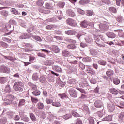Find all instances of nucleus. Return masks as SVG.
<instances>
[{
  "mask_svg": "<svg viewBox=\"0 0 124 124\" xmlns=\"http://www.w3.org/2000/svg\"><path fill=\"white\" fill-rule=\"evenodd\" d=\"M13 88L16 92H23L24 91V83L22 82H15Z\"/></svg>",
  "mask_w": 124,
  "mask_h": 124,
  "instance_id": "1",
  "label": "nucleus"
},
{
  "mask_svg": "<svg viewBox=\"0 0 124 124\" xmlns=\"http://www.w3.org/2000/svg\"><path fill=\"white\" fill-rule=\"evenodd\" d=\"M66 23L67 25H69L71 27H77V23H76V21L72 18H68L66 20Z\"/></svg>",
  "mask_w": 124,
  "mask_h": 124,
  "instance_id": "2",
  "label": "nucleus"
},
{
  "mask_svg": "<svg viewBox=\"0 0 124 124\" xmlns=\"http://www.w3.org/2000/svg\"><path fill=\"white\" fill-rule=\"evenodd\" d=\"M14 100V97L11 95H8L6 98L4 99L5 103L9 105L12 103V101Z\"/></svg>",
  "mask_w": 124,
  "mask_h": 124,
  "instance_id": "3",
  "label": "nucleus"
},
{
  "mask_svg": "<svg viewBox=\"0 0 124 124\" xmlns=\"http://www.w3.org/2000/svg\"><path fill=\"white\" fill-rule=\"evenodd\" d=\"M107 108L108 112L112 113V112H114V110H115V106L112 103H108Z\"/></svg>",
  "mask_w": 124,
  "mask_h": 124,
  "instance_id": "4",
  "label": "nucleus"
},
{
  "mask_svg": "<svg viewBox=\"0 0 124 124\" xmlns=\"http://www.w3.org/2000/svg\"><path fill=\"white\" fill-rule=\"evenodd\" d=\"M69 93L72 97H77V92L74 88H71L69 90Z\"/></svg>",
  "mask_w": 124,
  "mask_h": 124,
  "instance_id": "5",
  "label": "nucleus"
},
{
  "mask_svg": "<svg viewBox=\"0 0 124 124\" xmlns=\"http://www.w3.org/2000/svg\"><path fill=\"white\" fill-rule=\"evenodd\" d=\"M65 33L67 35H76V34H77V32L75 30L73 29L66 31Z\"/></svg>",
  "mask_w": 124,
  "mask_h": 124,
  "instance_id": "6",
  "label": "nucleus"
},
{
  "mask_svg": "<svg viewBox=\"0 0 124 124\" xmlns=\"http://www.w3.org/2000/svg\"><path fill=\"white\" fill-rule=\"evenodd\" d=\"M94 105L96 108H101L103 107V103L101 100H97L95 102Z\"/></svg>",
  "mask_w": 124,
  "mask_h": 124,
  "instance_id": "7",
  "label": "nucleus"
},
{
  "mask_svg": "<svg viewBox=\"0 0 124 124\" xmlns=\"http://www.w3.org/2000/svg\"><path fill=\"white\" fill-rule=\"evenodd\" d=\"M67 14L69 17H75V16H76L74 11L71 9H69L67 11Z\"/></svg>",
  "mask_w": 124,
  "mask_h": 124,
  "instance_id": "8",
  "label": "nucleus"
},
{
  "mask_svg": "<svg viewBox=\"0 0 124 124\" xmlns=\"http://www.w3.org/2000/svg\"><path fill=\"white\" fill-rule=\"evenodd\" d=\"M45 8L46 9H53V5H52V3L46 2L45 4Z\"/></svg>",
  "mask_w": 124,
  "mask_h": 124,
  "instance_id": "9",
  "label": "nucleus"
},
{
  "mask_svg": "<svg viewBox=\"0 0 124 124\" xmlns=\"http://www.w3.org/2000/svg\"><path fill=\"white\" fill-rule=\"evenodd\" d=\"M51 50L54 52V53H59L60 52V49L57 46L53 45L51 46Z\"/></svg>",
  "mask_w": 124,
  "mask_h": 124,
  "instance_id": "10",
  "label": "nucleus"
},
{
  "mask_svg": "<svg viewBox=\"0 0 124 124\" xmlns=\"http://www.w3.org/2000/svg\"><path fill=\"white\" fill-rule=\"evenodd\" d=\"M1 71L4 73H8L10 71V69L5 66H2L1 67Z\"/></svg>",
  "mask_w": 124,
  "mask_h": 124,
  "instance_id": "11",
  "label": "nucleus"
},
{
  "mask_svg": "<svg viewBox=\"0 0 124 124\" xmlns=\"http://www.w3.org/2000/svg\"><path fill=\"white\" fill-rule=\"evenodd\" d=\"M106 75L108 77H112L114 75V71L113 70L108 69L106 72Z\"/></svg>",
  "mask_w": 124,
  "mask_h": 124,
  "instance_id": "12",
  "label": "nucleus"
},
{
  "mask_svg": "<svg viewBox=\"0 0 124 124\" xmlns=\"http://www.w3.org/2000/svg\"><path fill=\"white\" fill-rule=\"evenodd\" d=\"M36 107L39 110H43L44 108V104L43 103L39 102L37 104Z\"/></svg>",
  "mask_w": 124,
  "mask_h": 124,
  "instance_id": "13",
  "label": "nucleus"
},
{
  "mask_svg": "<svg viewBox=\"0 0 124 124\" xmlns=\"http://www.w3.org/2000/svg\"><path fill=\"white\" fill-rule=\"evenodd\" d=\"M109 92L112 93V94L117 95L118 93H119V91L116 89V88H112L109 90Z\"/></svg>",
  "mask_w": 124,
  "mask_h": 124,
  "instance_id": "14",
  "label": "nucleus"
},
{
  "mask_svg": "<svg viewBox=\"0 0 124 124\" xmlns=\"http://www.w3.org/2000/svg\"><path fill=\"white\" fill-rule=\"evenodd\" d=\"M116 21L118 23H123L124 21V17L121 15H119L116 17Z\"/></svg>",
  "mask_w": 124,
  "mask_h": 124,
  "instance_id": "15",
  "label": "nucleus"
},
{
  "mask_svg": "<svg viewBox=\"0 0 124 124\" xmlns=\"http://www.w3.org/2000/svg\"><path fill=\"white\" fill-rule=\"evenodd\" d=\"M80 26L82 28H87L88 26H89V23L88 22V21L84 20L83 21L81 22Z\"/></svg>",
  "mask_w": 124,
  "mask_h": 124,
  "instance_id": "16",
  "label": "nucleus"
},
{
  "mask_svg": "<svg viewBox=\"0 0 124 124\" xmlns=\"http://www.w3.org/2000/svg\"><path fill=\"white\" fill-rule=\"evenodd\" d=\"M72 124H83V121L80 118H77L74 121Z\"/></svg>",
  "mask_w": 124,
  "mask_h": 124,
  "instance_id": "17",
  "label": "nucleus"
},
{
  "mask_svg": "<svg viewBox=\"0 0 124 124\" xmlns=\"http://www.w3.org/2000/svg\"><path fill=\"white\" fill-rule=\"evenodd\" d=\"M112 120H113V115H108V116H106L103 119V121H112Z\"/></svg>",
  "mask_w": 124,
  "mask_h": 124,
  "instance_id": "18",
  "label": "nucleus"
},
{
  "mask_svg": "<svg viewBox=\"0 0 124 124\" xmlns=\"http://www.w3.org/2000/svg\"><path fill=\"white\" fill-rule=\"evenodd\" d=\"M70 54V52L67 51V50H64L62 52V55L63 57H67L69 56Z\"/></svg>",
  "mask_w": 124,
  "mask_h": 124,
  "instance_id": "19",
  "label": "nucleus"
},
{
  "mask_svg": "<svg viewBox=\"0 0 124 124\" xmlns=\"http://www.w3.org/2000/svg\"><path fill=\"white\" fill-rule=\"evenodd\" d=\"M56 27H57L55 25H48L46 26V30H54V29H56Z\"/></svg>",
  "mask_w": 124,
  "mask_h": 124,
  "instance_id": "20",
  "label": "nucleus"
},
{
  "mask_svg": "<svg viewBox=\"0 0 124 124\" xmlns=\"http://www.w3.org/2000/svg\"><path fill=\"white\" fill-rule=\"evenodd\" d=\"M53 68L54 70H56L57 72H62V68L59 66H54Z\"/></svg>",
  "mask_w": 124,
  "mask_h": 124,
  "instance_id": "21",
  "label": "nucleus"
},
{
  "mask_svg": "<svg viewBox=\"0 0 124 124\" xmlns=\"http://www.w3.org/2000/svg\"><path fill=\"white\" fill-rule=\"evenodd\" d=\"M30 117L31 120L33 122H35L36 121V117H35V115L32 113H30Z\"/></svg>",
  "mask_w": 124,
  "mask_h": 124,
  "instance_id": "22",
  "label": "nucleus"
},
{
  "mask_svg": "<svg viewBox=\"0 0 124 124\" xmlns=\"http://www.w3.org/2000/svg\"><path fill=\"white\" fill-rule=\"evenodd\" d=\"M67 49H71V50H75L76 48V46H75L74 44L68 45L67 46Z\"/></svg>",
  "mask_w": 124,
  "mask_h": 124,
  "instance_id": "23",
  "label": "nucleus"
},
{
  "mask_svg": "<svg viewBox=\"0 0 124 124\" xmlns=\"http://www.w3.org/2000/svg\"><path fill=\"white\" fill-rule=\"evenodd\" d=\"M94 14V12L92 10H87L86 11V15L87 16H88L89 17L92 16V15H93Z\"/></svg>",
  "mask_w": 124,
  "mask_h": 124,
  "instance_id": "24",
  "label": "nucleus"
},
{
  "mask_svg": "<svg viewBox=\"0 0 124 124\" xmlns=\"http://www.w3.org/2000/svg\"><path fill=\"white\" fill-rule=\"evenodd\" d=\"M107 37H109V38H115V37H116V34L114 33H108Z\"/></svg>",
  "mask_w": 124,
  "mask_h": 124,
  "instance_id": "25",
  "label": "nucleus"
},
{
  "mask_svg": "<svg viewBox=\"0 0 124 124\" xmlns=\"http://www.w3.org/2000/svg\"><path fill=\"white\" fill-rule=\"evenodd\" d=\"M53 106H55V107H60L61 106V103L60 102L57 101L55 102H53L52 104Z\"/></svg>",
  "mask_w": 124,
  "mask_h": 124,
  "instance_id": "26",
  "label": "nucleus"
},
{
  "mask_svg": "<svg viewBox=\"0 0 124 124\" xmlns=\"http://www.w3.org/2000/svg\"><path fill=\"white\" fill-rule=\"evenodd\" d=\"M44 3V2L42 0H39L36 1V4L38 6H42Z\"/></svg>",
  "mask_w": 124,
  "mask_h": 124,
  "instance_id": "27",
  "label": "nucleus"
},
{
  "mask_svg": "<svg viewBox=\"0 0 124 124\" xmlns=\"http://www.w3.org/2000/svg\"><path fill=\"white\" fill-rule=\"evenodd\" d=\"M4 83H6V78L0 77V84H4Z\"/></svg>",
  "mask_w": 124,
  "mask_h": 124,
  "instance_id": "28",
  "label": "nucleus"
},
{
  "mask_svg": "<svg viewBox=\"0 0 124 124\" xmlns=\"http://www.w3.org/2000/svg\"><path fill=\"white\" fill-rule=\"evenodd\" d=\"M10 92H11L10 86L9 85H7L5 88V92H6L7 93H9Z\"/></svg>",
  "mask_w": 124,
  "mask_h": 124,
  "instance_id": "29",
  "label": "nucleus"
},
{
  "mask_svg": "<svg viewBox=\"0 0 124 124\" xmlns=\"http://www.w3.org/2000/svg\"><path fill=\"white\" fill-rule=\"evenodd\" d=\"M109 10L112 13H117V9L114 7H110L109 8Z\"/></svg>",
  "mask_w": 124,
  "mask_h": 124,
  "instance_id": "30",
  "label": "nucleus"
},
{
  "mask_svg": "<svg viewBox=\"0 0 124 124\" xmlns=\"http://www.w3.org/2000/svg\"><path fill=\"white\" fill-rule=\"evenodd\" d=\"M39 81L41 83H45V82H46V78L43 76L40 77L39 78Z\"/></svg>",
  "mask_w": 124,
  "mask_h": 124,
  "instance_id": "31",
  "label": "nucleus"
},
{
  "mask_svg": "<svg viewBox=\"0 0 124 124\" xmlns=\"http://www.w3.org/2000/svg\"><path fill=\"white\" fill-rule=\"evenodd\" d=\"M32 94L35 95V96H37L38 95H40V91H38V90H35L34 92H32Z\"/></svg>",
  "mask_w": 124,
  "mask_h": 124,
  "instance_id": "32",
  "label": "nucleus"
},
{
  "mask_svg": "<svg viewBox=\"0 0 124 124\" xmlns=\"http://www.w3.org/2000/svg\"><path fill=\"white\" fill-rule=\"evenodd\" d=\"M40 12H42V13H45V14H48L51 12V11L48 10H39Z\"/></svg>",
  "mask_w": 124,
  "mask_h": 124,
  "instance_id": "33",
  "label": "nucleus"
},
{
  "mask_svg": "<svg viewBox=\"0 0 124 124\" xmlns=\"http://www.w3.org/2000/svg\"><path fill=\"white\" fill-rule=\"evenodd\" d=\"M32 79L34 81H37L38 80V75L37 74H34L32 76Z\"/></svg>",
  "mask_w": 124,
  "mask_h": 124,
  "instance_id": "34",
  "label": "nucleus"
},
{
  "mask_svg": "<svg viewBox=\"0 0 124 124\" xmlns=\"http://www.w3.org/2000/svg\"><path fill=\"white\" fill-rule=\"evenodd\" d=\"M11 12H13V14H15V15H17L19 14V12L18 11H17V10H16V9H15V8H12L11 9Z\"/></svg>",
  "mask_w": 124,
  "mask_h": 124,
  "instance_id": "35",
  "label": "nucleus"
},
{
  "mask_svg": "<svg viewBox=\"0 0 124 124\" xmlns=\"http://www.w3.org/2000/svg\"><path fill=\"white\" fill-rule=\"evenodd\" d=\"M113 83L115 85H119V84H120V79L114 78L113 79Z\"/></svg>",
  "mask_w": 124,
  "mask_h": 124,
  "instance_id": "36",
  "label": "nucleus"
},
{
  "mask_svg": "<svg viewBox=\"0 0 124 124\" xmlns=\"http://www.w3.org/2000/svg\"><path fill=\"white\" fill-rule=\"evenodd\" d=\"M63 119H64V120H68V119H70L71 118V114H68L66 115H65L62 116Z\"/></svg>",
  "mask_w": 124,
  "mask_h": 124,
  "instance_id": "37",
  "label": "nucleus"
},
{
  "mask_svg": "<svg viewBox=\"0 0 124 124\" xmlns=\"http://www.w3.org/2000/svg\"><path fill=\"white\" fill-rule=\"evenodd\" d=\"M99 64H100L101 65H106V61L104 60H100L98 61Z\"/></svg>",
  "mask_w": 124,
  "mask_h": 124,
  "instance_id": "38",
  "label": "nucleus"
},
{
  "mask_svg": "<svg viewBox=\"0 0 124 124\" xmlns=\"http://www.w3.org/2000/svg\"><path fill=\"white\" fill-rule=\"evenodd\" d=\"M72 116H73V117H75L76 118H78L80 117V114H79V113L75 111L72 112Z\"/></svg>",
  "mask_w": 124,
  "mask_h": 124,
  "instance_id": "39",
  "label": "nucleus"
},
{
  "mask_svg": "<svg viewBox=\"0 0 124 124\" xmlns=\"http://www.w3.org/2000/svg\"><path fill=\"white\" fill-rule=\"evenodd\" d=\"M26 103V101L24 99H21L19 102V106L25 105Z\"/></svg>",
  "mask_w": 124,
  "mask_h": 124,
  "instance_id": "40",
  "label": "nucleus"
},
{
  "mask_svg": "<svg viewBox=\"0 0 124 124\" xmlns=\"http://www.w3.org/2000/svg\"><path fill=\"white\" fill-rule=\"evenodd\" d=\"M0 45L4 47V48H7L8 47V45L4 42H0Z\"/></svg>",
  "mask_w": 124,
  "mask_h": 124,
  "instance_id": "41",
  "label": "nucleus"
},
{
  "mask_svg": "<svg viewBox=\"0 0 124 124\" xmlns=\"http://www.w3.org/2000/svg\"><path fill=\"white\" fill-rule=\"evenodd\" d=\"M65 40L67 42H70V43H76V41L72 40L71 39L66 38L65 39Z\"/></svg>",
  "mask_w": 124,
  "mask_h": 124,
  "instance_id": "42",
  "label": "nucleus"
},
{
  "mask_svg": "<svg viewBox=\"0 0 124 124\" xmlns=\"http://www.w3.org/2000/svg\"><path fill=\"white\" fill-rule=\"evenodd\" d=\"M53 98L52 97H50L49 98H46V103L47 104H51V103H53Z\"/></svg>",
  "mask_w": 124,
  "mask_h": 124,
  "instance_id": "43",
  "label": "nucleus"
},
{
  "mask_svg": "<svg viewBox=\"0 0 124 124\" xmlns=\"http://www.w3.org/2000/svg\"><path fill=\"white\" fill-rule=\"evenodd\" d=\"M31 100L33 103H37L38 102V99L31 97Z\"/></svg>",
  "mask_w": 124,
  "mask_h": 124,
  "instance_id": "44",
  "label": "nucleus"
},
{
  "mask_svg": "<svg viewBox=\"0 0 124 124\" xmlns=\"http://www.w3.org/2000/svg\"><path fill=\"white\" fill-rule=\"evenodd\" d=\"M58 5L60 8H63V7H64V5H65V3H64V2H60L58 4Z\"/></svg>",
  "mask_w": 124,
  "mask_h": 124,
  "instance_id": "45",
  "label": "nucleus"
},
{
  "mask_svg": "<svg viewBox=\"0 0 124 124\" xmlns=\"http://www.w3.org/2000/svg\"><path fill=\"white\" fill-rule=\"evenodd\" d=\"M89 122L90 124H94V119L93 117H90L89 118Z\"/></svg>",
  "mask_w": 124,
  "mask_h": 124,
  "instance_id": "46",
  "label": "nucleus"
},
{
  "mask_svg": "<svg viewBox=\"0 0 124 124\" xmlns=\"http://www.w3.org/2000/svg\"><path fill=\"white\" fill-rule=\"evenodd\" d=\"M87 73L91 74V75H95V71L93 69H91L89 72H88Z\"/></svg>",
  "mask_w": 124,
  "mask_h": 124,
  "instance_id": "47",
  "label": "nucleus"
},
{
  "mask_svg": "<svg viewBox=\"0 0 124 124\" xmlns=\"http://www.w3.org/2000/svg\"><path fill=\"white\" fill-rule=\"evenodd\" d=\"M77 11L78 12V13H80V14H82V15H84V14H85V11L80 8H78Z\"/></svg>",
  "mask_w": 124,
  "mask_h": 124,
  "instance_id": "48",
  "label": "nucleus"
},
{
  "mask_svg": "<svg viewBox=\"0 0 124 124\" xmlns=\"http://www.w3.org/2000/svg\"><path fill=\"white\" fill-rule=\"evenodd\" d=\"M35 60V57L32 55H30L29 56V62H32Z\"/></svg>",
  "mask_w": 124,
  "mask_h": 124,
  "instance_id": "49",
  "label": "nucleus"
},
{
  "mask_svg": "<svg viewBox=\"0 0 124 124\" xmlns=\"http://www.w3.org/2000/svg\"><path fill=\"white\" fill-rule=\"evenodd\" d=\"M101 1L105 4H110V1L109 0H101Z\"/></svg>",
  "mask_w": 124,
  "mask_h": 124,
  "instance_id": "50",
  "label": "nucleus"
},
{
  "mask_svg": "<svg viewBox=\"0 0 124 124\" xmlns=\"http://www.w3.org/2000/svg\"><path fill=\"white\" fill-rule=\"evenodd\" d=\"M34 38L35 39V40H37V41H42V39H41V38L40 37L38 36H34Z\"/></svg>",
  "mask_w": 124,
  "mask_h": 124,
  "instance_id": "51",
  "label": "nucleus"
},
{
  "mask_svg": "<svg viewBox=\"0 0 124 124\" xmlns=\"http://www.w3.org/2000/svg\"><path fill=\"white\" fill-rule=\"evenodd\" d=\"M59 95L60 96L61 98H62V99H63V98H65L67 97V95L66 94L64 93V94H59Z\"/></svg>",
  "mask_w": 124,
  "mask_h": 124,
  "instance_id": "52",
  "label": "nucleus"
},
{
  "mask_svg": "<svg viewBox=\"0 0 124 124\" xmlns=\"http://www.w3.org/2000/svg\"><path fill=\"white\" fill-rule=\"evenodd\" d=\"M119 119H121V120H124V112H122L120 113L119 115Z\"/></svg>",
  "mask_w": 124,
  "mask_h": 124,
  "instance_id": "53",
  "label": "nucleus"
},
{
  "mask_svg": "<svg viewBox=\"0 0 124 124\" xmlns=\"http://www.w3.org/2000/svg\"><path fill=\"white\" fill-rule=\"evenodd\" d=\"M97 114L98 115L100 118H101L103 116V112L102 111H100L97 112Z\"/></svg>",
  "mask_w": 124,
  "mask_h": 124,
  "instance_id": "54",
  "label": "nucleus"
},
{
  "mask_svg": "<svg viewBox=\"0 0 124 124\" xmlns=\"http://www.w3.org/2000/svg\"><path fill=\"white\" fill-rule=\"evenodd\" d=\"M14 120L15 121H19L20 120V117L18 115H16L14 117Z\"/></svg>",
  "mask_w": 124,
  "mask_h": 124,
  "instance_id": "55",
  "label": "nucleus"
},
{
  "mask_svg": "<svg viewBox=\"0 0 124 124\" xmlns=\"http://www.w3.org/2000/svg\"><path fill=\"white\" fill-rule=\"evenodd\" d=\"M79 67L82 69V70H84V69L86 68V66H85L83 63L79 64Z\"/></svg>",
  "mask_w": 124,
  "mask_h": 124,
  "instance_id": "56",
  "label": "nucleus"
},
{
  "mask_svg": "<svg viewBox=\"0 0 124 124\" xmlns=\"http://www.w3.org/2000/svg\"><path fill=\"white\" fill-rule=\"evenodd\" d=\"M25 46L26 47H29V48H32V45L30 43H25Z\"/></svg>",
  "mask_w": 124,
  "mask_h": 124,
  "instance_id": "57",
  "label": "nucleus"
},
{
  "mask_svg": "<svg viewBox=\"0 0 124 124\" xmlns=\"http://www.w3.org/2000/svg\"><path fill=\"white\" fill-rule=\"evenodd\" d=\"M13 115H14V113L13 112H11L8 114V116L10 119H12V118H13Z\"/></svg>",
  "mask_w": 124,
  "mask_h": 124,
  "instance_id": "58",
  "label": "nucleus"
},
{
  "mask_svg": "<svg viewBox=\"0 0 124 124\" xmlns=\"http://www.w3.org/2000/svg\"><path fill=\"white\" fill-rule=\"evenodd\" d=\"M31 88H32V91H35L37 90V87H36L35 85L33 84H32Z\"/></svg>",
  "mask_w": 124,
  "mask_h": 124,
  "instance_id": "59",
  "label": "nucleus"
},
{
  "mask_svg": "<svg viewBox=\"0 0 124 124\" xmlns=\"http://www.w3.org/2000/svg\"><path fill=\"white\" fill-rule=\"evenodd\" d=\"M23 120L24 122H29L30 121V118H29V117H24L23 119Z\"/></svg>",
  "mask_w": 124,
  "mask_h": 124,
  "instance_id": "60",
  "label": "nucleus"
},
{
  "mask_svg": "<svg viewBox=\"0 0 124 124\" xmlns=\"http://www.w3.org/2000/svg\"><path fill=\"white\" fill-rule=\"evenodd\" d=\"M89 66H90L86 65L87 69H86V71L87 73H88V72H89L90 71V70L91 69H92V68H91Z\"/></svg>",
  "mask_w": 124,
  "mask_h": 124,
  "instance_id": "61",
  "label": "nucleus"
},
{
  "mask_svg": "<svg viewBox=\"0 0 124 124\" xmlns=\"http://www.w3.org/2000/svg\"><path fill=\"white\" fill-rule=\"evenodd\" d=\"M116 4L118 6H120L121 5V0H116Z\"/></svg>",
  "mask_w": 124,
  "mask_h": 124,
  "instance_id": "62",
  "label": "nucleus"
},
{
  "mask_svg": "<svg viewBox=\"0 0 124 124\" xmlns=\"http://www.w3.org/2000/svg\"><path fill=\"white\" fill-rule=\"evenodd\" d=\"M78 91H79L80 93H86V91H85V90L84 89H78Z\"/></svg>",
  "mask_w": 124,
  "mask_h": 124,
  "instance_id": "63",
  "label": "nucleus"
},
{
  "mask_svg": "<svg viewBox=\"0 0 124 124\" xmlns=\"http://www.w3.org/2000/svg\"><path fill=\"white\" fill-rule=\"evenodd\" d=\"M38 56L39 57H45V55H44V54L42 53H38Z\"/></svg>",
  "mask_w": 124,
  "mask_h": 124,
  "instance_id": "64",
  "label": "nucleus"
}]
</instances>
